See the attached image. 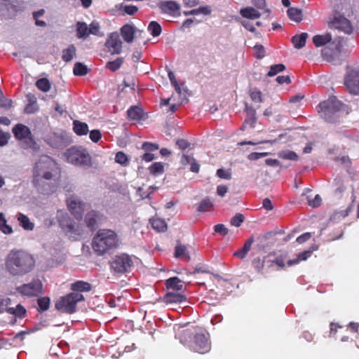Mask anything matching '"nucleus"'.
Returning <instances> with one entry per match:
<instances>
[{
  "label": "nucleus",
  "instance_id": "obj_22",
  "mask_svg": "<svg viewBox=\"0 0 359 359\" xmlns=\"http://www.w3.org/2000/svg\"><path fill=\"white\" fill-rule=\"evenodd\" d=\"M17 219L20 226L25 230L32 231L34 229V224L30 221L29 218L27 215L22 213H18L17 215Z\"/></svg>",
  "mask_w": 359,
  "mask_h": 359
},
{
  "label": "nucleus",
  "instance_id": "obj_53",
  "mask_svg": "<svg viewBox=\"0 0 359 359\" xmlns=\"http://www.w3.org/2000/svg\"><path fill=\"white\" fill-rule=\"evenodd\" d=\"M38 305L40 311H44L48 310L50 306V299L47 297L38 299Z\"/></svg>",
  "mask_w": 359,
  "mask_h": 359
},
{
  "label": "nucleus",
  "instance_id": "obj_44",
  "mask_svg": "<svg viewBox=\"0 0 359 359\" xmlns=\"http://www.w3.org/2000/svg\"><path fill=\"white\" fill-rule=\"evenodd\" d=\"M148 30L154 37H156L161 34L162 29L159 23L151 21L148 26Z\"/></svg>",
  "mask_w": 359,
  "mask_h": 359
},
{
  "label": "nucleus",
  "instance_id": "obj_46",
  "mask_svg": "<svg viewBox=\"0 0 359 359\" xmlns=\"http://www.w3.org/2000/svg\"><path fill=\"white\" fill-rule=\"evenodd\" d=\"M36 87L43 92H48L50 89L51 84L48 79L42 78L36 83Z\"/></svg>",
  "mask_w": 359,
  "mask_h": 359
},
{
  "label": "nucleus",
  "instance_id": "obj_56",
  "mask_svg": "<svg viewBox=\"0 0 359 359\" xmlns=\"http://www.w3.org/2000/svg\"><path fill=\"white\" fill-rule=\"evenodd\" d=\"M244 221V216L241 213H237L235 216L231 219V224L234 226H240L241 224Z\"/></svg>",
  "mask_w": 359,
  "mask_h": 359
},
{
  "label": "nucleus",
  "instance_id": "obj_57",
  "mask_svg": "<svg viewBox=\"0 0 359 359\" xmlns=\"http://www.w3.org/2000/svg\"><path fill=\"white\" fill-rule=\"evenodd\" d=\"M254 49L255 55L258 59H262L264 57L265 50L262 45H255Z\"/></svg>",
  "mask_w": 359,
  "mask_h": 359
},
{
  "label": "nucleus",
  "instance_id": "obj_28",
  "mask_svg": "<svg viewBox=\"0 0 359 359\" xmlns=\"http://www.w3.org/2000/svg\"><path fill=\"white\" fill-rule=\"evenodd\" d=\"M332 38L330 34L327 33L323 35H316L313 37V42L316 46L319 47L330 42Z\"/></svg>",
  "mask_w": 359,
  "mask_h": 359
},
{
  "label": "nucleus",
  "instance_id": "obj_18",
  "mask_svg": "<svg viewBox=\"0 0 359 359\" xmlns=\"http://www.w3.org/2000/svg\"><path fill=\"white\" fill-rule=\"evenodd\" d=\"M180 8L179 4L173 1H161L159 3V8L161 12L171 15H174L180 10Z\"/></svg>",
  "mask_w": 359,
  "mask_h": 359
},
{
  "label": "nucleus",
  "instance_id": "obj_12",
  "mask_svg": "<svg viewBox=\"0 0 359 359\" xmlns=\"http://www.w3.org/2000/svg\"><path fill=\"white\" fill-rule=\"evenodd\" d=\"M105 44L111 54H119L122 50V41L117 32L111 33Z\"/></svg>",
  "mask_w": 359,
  "mask_h": 359
},
{
  "label": "nucleus",
  "instance_id": "obj_35",
  "mask_svg": "<svg viewBox=\"0 0 359 359\" xmlns=\"http://www.w3.org/2000/svg\"><path fill=\"white\" fill-rule=\"evenodd\" d=\"M0 231L7 235H10L13 232V228L7 224V221L3 212L0 213Z\"/></svg>",
  "mask_w": 359,
  "mask_h": 359
},
{
  "label": "nucleus",
  "instance_id": "obj_36",
  "mask_svg": "<svg viewBox=\"0 0 359 359\" xmlns=\"http://www.w3.org/2000/svg\"><path fill=\"white\" fill-rule=\"evenodd\" d=\"M175 255L176 257H182L184 260L189 261L191 257L187 252V248L184 245L178 244L175 248Z\"/></svg>",
  "mask_w": 359,
  "mask_h": 359
},
{
  "label": "nucleus",
  "instance_id": "obj_29",
  "mask_svg": "<svg viewBox=\"0 0 359 359\" xmlns=\"http://www.w3.org/2000/svg\"><path fill=\"white\" fill-rule=\"evenodd\" d=\"M76 49L74 45H69L67 48L62 50V60L66 62H70L76 57Z\"/></svg>",
  "mask_w": 359,
  "mask_h": 359
},
{
  "label": "nucleus",
  "instance_id": "obj_10",
  "mask_svg": "<svg viewBox=\"0 0 359 359\" xmlns=\"http://www.w3.org/2000/svg\"><path fill=\"white\" fill-rule=\"evenodd\" d=\"M132 259L126 254L115 256L111 262V268L118 273L128 271L133 266Z\"/></svg>",
  "mask_w": 359,
  "mask_h": 359
},
{
  "label": "nucleus",
  "instance_id": "obj_37",
  "mask_svg": "<svg viewBox=\"0 0 359 359\" xmlns=\"http://www.w3.org/2000/svg\"><path fill=\"white\" fill-rule=\"evenodd\" d=\"M176 92L179 94L182 99V103L184 100L187 101L188 97L191 95V93L187 86L184 83H182L175 88Z\"/></svg>",
  "mask_w": 359,
  "mask_h": 359
},
{
  "label": "nucleus",
  "instance_id": "obj_21",
  "mask_svg": "<svg viewBox=\"0 0 359 359\" xmlns=\"http://www.w3.org/2000/svg\"><path fill=\"white\" fill-rule=\"evenodd\" d=\"M245 111L248 118L245 120L243 127L249 126L250 128H254L256 122V110L248 104H245Z\"/></svg>",
  "mask_w": 359,
  "mask_h": 359
},
{
  "label": "nucleus",
  "instance_id": "obj_20",
  "mask_svg": "<svg viewBox=\"0 0 359 359\" xmlns=\"http://www.w3.org/2000/svg\"><path fill=\"white\" fill-rule=\"evenodd\" d=\"M240 14L245 18L250 20L258 19L261 16V13L254 7H246L240 10Z\"/></svg>",
  "mask_w": 359,
  "mask_h": 359
},
{
  "label": "nucleus",
  "instance_id": "obj_50",
  "mask_svg": "<svg viewBox=\"0 0 359 359\" xmlns=\"http://www.w3.org/2000/svg\"><path fill=\"white\" fill-rule=\"evenodd\" d=\"M149 170L153 175H160L164 172V165L160 162L154 163L149 167Z\"/></svg>",
  "mask_w": 359,
  "mask_h": 359
},
{
  "label": "nucleus",
  "instance_id": "obj_4",
  "mask_svg": "<svg viewBox=\"0 0 359 359\" xmlns=\"http://www.w3.org/2000/svg\"><path fill=\"white\" fill-rule=\"evenodd\" d=\"M320 116L327 122H334L341 114L346 111V106L336 97H330L327 100L320 103Z\"/></svg>",
  "mask_w": 359,
  "mask_h": 359
},
{
  "label": "nucleus",
  "instance_id": "obj_49",
  "mask_svg": "<svg viewBox=\"0 0 359 359\" xmlns=\"http://www.w3.org/2000/svg\"><path fill=\"white\" fill-rule=\"evenodd\" d=\"M123 62L122 57H118L114 61H109L107 63L106 67L112 72H115L118 69Z\"/></svg>",
  "mask_w": 359,
  "mask_h": 359
},
{
  "label": "nucleus",
  "instance_id": "obj_14",
  "mask_svg": "<svg viewBox=\"0 0 359 359\" xmlns=\"http://www.w3.org/2000/svg\"><path fill=\"white\" fill-rule=\"evenodd\" d=\"M142 149L144 151V153L141 156V159L146 162H150L154 159L155 155L153 154L158 149V145L150 142H144Z\"/></svg>",
  "mask_w": 359,
  "mask_h": 359
},
{
  "label": "nucleus",
  "instance_id": "obj_39",
  "mask_svg": "<svg viewBox=\"0 0 359 359\" xmlns=\"http://www.w3.org/2000/svg\"><path fill=\"white\" fill-rule=\"evenodd\" d=\"M78 38H85L89 35L88 27L85 22H78L76 24Z\"/></svg>",
  "mask_w": 359,
  "mask_h": 359
},
{
  "label": "nucleus",
  "instance_id": "obj_6",
  "mask_svg": "<svg viewBox=\"0 0 359 359\" xmlns=\"http://www.w3.org/2000/svg\"><path fill=\"white\" fill-rule=\"evenodd\" d=\"M83 300L84 297L81 293L72 292L58 299L55 308L64 313H73L76 310V304Z\"/></svg>",
  "mask_w": 359,
  "mask_h": 359
},
{
  "label": "nucleus",
  "instance_id": "obj_31",
  "mask_svg": "<svg viewBox=\"0 0 359 359\" xmlns=\"http://www.w3.org/2000/svg\"><path fill=\"white\" fill-rule=\"evenodd\" d=\"M128 116L131 120H140L143 117V110L138 107H131L127 111Z\"/></svg>",
  "mask_w": 359,
  "mask_h": 359
},
{
  "label": "nucleus",
  "instance_id": "obj_34",
  "mask_svg": "<svg viewBox=\"0 0 359 359\" xmlns=\"http://www.w3.org/2000/svg\"><path fill=\"white\" fill-rule=\"evenodd\" d=\"M71 289L78 292H88L91 289L90 285L84 281H76L71 285Z\"/></svg>",
  "mask_w": 359,
  "mask_h": 359
},
{
  "label": "nucleus",
  "instance_id": "obj_13",
  "mask_svg": "<svg viewBox=\"0 0 359 359\" xmlns=\"http://www.w3.org/2000/svg\"><path fill=\"white\" fill-rule=\"evenodd\" d=\"M332 27L346 34H350L352 32L350 21L343 16L336 17L334 20L332 22Z\"/></svg>",
  "mask_w": 359,
  "mask_h": 359
},
{
  "label": "nucleus",
  "instance_id": "obj_40",
  "mask_svg": "<svg viewBox=\"0 0 359 359\" xmlns=\"http://www.w3.org/2000/svg\"><path fill=\"white\" fill-rule=\"evenodd\" d=\"M249 95L255 103H262L264 101L263 95L261 90L257 88H252L249 90Z\"/></svg>",
  "mask_w": 359,
  "mask_h": 359
},
{
  "label": "nucleus",
  "instance_id": "obj_51",
  "mask_svg": "<svg viewBox=\"0 0 359 359\" xmlns=\"http://www.w3.org/2000/svg\"><path fill=\"white\" fill-rule=\"evenodd\" d=\"M115 161L117 163H119L123 166H126L128 164L129 158L125 153H123L122 151H118L116 154Z\"/></svg>",
  "mask_w": 359,
  "mask_h": 359
},
{
  "label": "nucleus",
  "instance_id": "obj_47",
  "mask_svg": "<svg viewBox=\"0 0 359 359\" xmlns=\"http://www.w3.org/2000/svg\"><path fill=\"white\" fill-rule=\"evenodd\" d=\"M318 249V245L313 244L312 245L309 250L304 251L298 255V258L299 261H305L313 253V252L316 251Z\"/></svg>",
  "mask_w": 359,
  "mask_h": 359
},
{
  "label": "nucleus",
  "instance_id": "obj_7",
  "mask_svg": "<svg viewBox=\"0 0 359 359\" xmlns=\"http://www.w3.org/2000/svg\"><path fill=\"white\" fill-rule=\"evenodd\" d=\"M192 349L199 353H205L210 350L209 334L205 330H197L193 339Z\"/></svg>",
  "mask_w": 359,
  "mask_h": 359
},
{
  "label": "nucleus",
  "instance_id": "obj_26",
  "mask_svg": "<svg viewBox=\"0 0 359 359\" xmlns=\"http://www.w3.org/2000/svg\"><path fill=\"white\" fill-rule=\"evenodd\" d=\"M211 8L209 6H203L199 8L192 9L187 11H184L183 13L185 16L189 15H208L211 13Z\"/></svg>",
  "mask_w": 359,
  "mask_h": 359
},
{
  "label": "nucleus",
  "instance_id": "obj_32",
  "mask_svg": "<svg viewBox=\"0 0 359 359\" xmlns=\"http://www.w3.org/2000/svg\"><path fill=\"white\" fill-rule=\"evenodd\" d=\"M167 287L176 291H180L183 288L182 280L177 277H172L166 280Z\"/></svg>",
  "mask_w": 359,
  "mask_h": 359
},
{
  "label": "nucleus",
  "instance_id": "obj_59",
  "mask_svg": "<svg viewBox=\"0 0 359 359\" xmlns=\"http://www.w3.org/2000/svg\"><path fill=\"white\" fill-rule=\"evenodd\" d=\"M89 34H95L97 35L99 33L100 31V25L97 22L93 21L90 23L89 27Z\"/></svg>",
  "mask_w": 359,
  "mask_h": 359
},
{
  "label": "nucleus",
  "instance_id": "obj_8",
  "mask_svg": "<svg viewBox=\"0 0 359 359\" xmlns=\"http://www.w3.org/2000/svg\"><path fill=\"white\" fill-rule=\"evenodd\" d=\"M344 84L350 93L359 95V67L351 68L347 71Z\"/></svg>",
  "mask_w": 359,
  "mask_h": 359
},
{
  "label": "nucleus",
  "instance_id": "obj_54",
  "mask_svg": "<svg viewBox=\"0 0 359 359\" xmlns=\"http://www.w3.org/2000/svg\"><path fill=\"white\" fill-rule=\"evenodd\" d=\"M217 176L221 179L229 180L231 179V173L229 170L222 168L218 169L216 173Z\"/></svg>",
  "mask_w": 359,
  "mask_h": 359
},
{
  "label": "nucleus",
  "instance_id": "obj_64",
  "mask_svg": "<svg viewBox=\"0 0 359 359\" xmlns=\"http://www.w3.org/2000/svg\"><path fill=\"white\" fill-rule=\"evenodd\" d=\"M12 100L5 97L0 99V107L5 109H10L12 107Z\"/></svg>",
  "mask_w": 359,
  "mask_h": 359
},
{
  "label": "nucleus",
  "instance_id": "obj_30",
  "mask_svg": "<svg viewBox=\"0 0 359 359\" xmlns=\"http://www.w3.org/2000/svg\"><path fill=\"white\" fill-rule=\"evenodd\" d=\"M287 15L291 20L299 22L302 20V11L299 8L292 7L287 11Z\"/></svg>",
  "mask_w": 359,
  "mask_h": 359
},
{
  "label": "nucleus",
  "instance_id": "obj_9",
  "mask_svg": "<svg viewBox=\"0 0 359 359\" xmlns=\"http://www.w3.org/2000/svg\"><path fill=\"white\" fill-rule=\"evenodd\" d=\"M17 290L23 296L36 297L42 294L43 284L39 279H34L32 282L18 287Z\"/></svg>",
  "mask_w": 359,
  "mask_h": 359
},
{
  "label": "nucleus",
  "instance_id": "obj_11",
  "mask_svg": "<svg viewBox=\"0 0 359 359\" xmlns=\"http://www.w3.org/2000/svg\"><path fill=\"white\" fill-rule=\"evenodd\" d=\"M57 219L61 227L67 233H74L76 235L80 233L76 224L72 221L66 213L58 211L57 213Z\"/></svg>",
  "mask_w": 359,
  "mask_h": 359
},
{
  "label": "nucleus",
  "instance_id": "obj_52",
  "mask_svg": "<svg viewBox=\"0 0 359 359\" xmlns=\"http://www.w3.org/2000/svg\"><path fill=\"white\" fill-rule=\"evenodd\" d=\"M285 69V67L283 64H278L271 66L270 70L267 75L269 76H273L279 72H283Z\"/></svg>",
  "mask_w": 359,
  "mask_h": 359
},
{
  "label": "nucleus",
  "instance_id": "obj_42",
  "mask_svg": "<svg viewBox=\"0 0 359 359\" xmlns=\"http://www.w3.org/2000/svg\"><path fill=\"white\" fill-rule=\"evenodd\" d=\"M97 214L95 211L89 212L85 217V221L89 228H94L97 223Z\"/></svg>",
  "mask_w": 359,
  "mask_h": 359
},
{
  "label": "nucleus",
  "instance_id": "obj_15",
  "mask_svg": "<svg viewBox=\"0 0 359 359\" xmlns=\"http://www.w3.org/2000/svg\"><path fill=\"white\" fill-rule=\"evenodd\" d=\"M198 330L192 327L187 328L185 330H179L177 332L176 336L180 338V342L184 345H188L195 336L196 332Z\"/></svg>",
  "mask_w": 359,
  "mask_h": 359
},
{
  "label": "nucleus",
  "instance_id": "obj_17",
  "mask_svg": "<svg viewBox=\"0 0 359 359\" xmlns=\"http://www.w3.org/2000/svg\"><path fill=\"white\" fill-rule=\"evenodd\" d=\"M186 297L180 292H168L163 297V302L170 306L186 302Z\"/></svg>",
  "mask_w": 359,
  "mask_h": 359
},
{
  "label": "nucleus",
  "instance_id": "obj_33",
  "mask_svg": "<svg viewBox=\"0 0 359 359\" xmlns=\"http://www.w3.org/2000/svg\"><path fill=\"white\" fill-rule=\"evenodd\" d=\"M309 192H311L310 189H305L304 193L302 194V196H306V199L308 202L309 205L312 208H317L320 206L322 202V198L320 196L316 194L313 199H311L309 196H306V194Z\"/></svg>",
  "mask_w": 359,
  "mask_h": 359
},
{
  "label": "nucleus",
  "instance_id": "obj_62",
  "mask_svg": "<svg viewBox=\"0 0 359 359\" xmlns=\"http://www.w3.org/2000/svg\"><path fill=\"white\" fill-rule=\"evenodd\" d=\"M123 10L128 15H133L138 11V8L133 5H126L123 7Z\"/></svg>",
  "mask_w": 359,
  "mask_h": 359
},
{
  "label": "nucleus",
  "instance_id": "obj_41",
  "mask_svg": "<svg viewBox=\"0 0 359 359\" xmlns=\"http://www.w3.org/2000/svg\"><path fill=\"white\" fill-rule=\"evenodd\" d=\"M73 72L76 76H84L88 74V68L81 62H76L73 69Z\"/></svg>",
  "mask_w": 359,
  "mask_h": 359
},
{
  "label": "nucleus",
  "instance_id": "obj_45",
  "mask_svg": "<svg viewBox=\"0 0 359 359\" xmlns=\"http://www.w3.org/2000/svg\"><path fill=\"white\" fill-rule=\"evenodd\" d=\"M8 313L18 318H22L26 313V310L21 304H18L15 308L11 307L8 309Z\"/></svg>",
  "mask_w": 359,
  "mask_h": 359
},
{
  "label": "nucleus",
  "instance_id": "obj_58",
  "mask_svg": "<svg viewBox=\"0 0 359 359\" xmlns=\"http://www.w3.org/2000/svg\"><path fill=\"white\" fill-rule=\"evenodd\" d=\"M210 206H212V203L208 199H205L200 203L197 208V210L199 212H204Z\"/></svg>",
  "mask_w": 359,
  "mask_h": 359
},
{
  "label": "nucleus",
  "instance_id": "obj_55",
  "mask_svg": "<svg viewBox=\"0 0 359 359\" xmlns=\"http://www.w3.org/2000/svg\"><path fill=\"white\" fill-rule=\"evenodd\" d=\"M11 299L9 298L1 299L0 298V313L6 311L8 313V309L11 308Z\"/></svg>",
  "mask_w": 359,
  "mask_h": 359
},
{
  "label": "nucleus",
  "instance_id": "obj_19",
  "mask_svg": "<svg viewBox=\"0 0 359 359\" xmlns=\"http://www.w3.org/2000/svg\"><path fill=\"white\" fill-rule=\"evenodd\" d=\"M135 32V27L128 24L123 25L121 29V36L124 41L127 43H132L133 41Z\"/></svg>",
  "mask_w": 359,
  "mask_h": 359
},
{
  "label": "nucleus",
  "instance_id": "obj_16",
  "mask_svg": "<svg viewBox=\"0 0 359 359\" xmlns=\"http://www.w3.org/2000/svg\"><path fill=\"white\" fill-rule=\"evenodd\" d=\"M67 203L68 208L72 214L77 217L81 216L83 210V205L77 198L74 196L69 197L67 199Z\"/></svg>",
  "mask_w": 359,
  "mask_h": 359
},
{
  "label": "nucleus",
  "instance_id": "obj_5",
  "mask_svg": "<svg viewBox=\"0 0 359 359\" xmlns=\"http://www.w3.org/2000/svg\"><path fill=\"white\" fill-rule=\"evenodd\" d=\"M67 161L75 165L90 167L92 158L87 150L83 147H72L64 154Z\"/></svg>",
  "mask_w": 359,
  "mask_h": 359
},
{
  "label": "nucleus",
  "instance_id": "obj_1",
  "mask_svg": "<svg viewBox=\"0 0 359 359\" xmlns=\"http://www.w3.org/2000/svg\"><path fill=\"white\" fill-rule=\"evenodd\" d=\"M60 174L57 163L48 156H43L35 163L32 171V184L40 192L48 191V181L55 180Z\"/></svg>",
  "mask_w": 359,
  "mask_h": 359
},
{
  "label": "nucleus",
  "instance_id": "obj_48",
  "mask_svg": "<svg viewBox=\"0 0 359 359\" xmlns=\"http://www.w3.org/2000/svg\"><path fill=\"white\" fill-rule=\"evenodd\" d=\"M14 6L15 5L13 0H0V14L4 15Z\"/></svg>",
  "mask_w": 359,
  "mask_h": 359
},
{
  "label": "nucleus",
  "instance_id": "obj_23",
  "mask_svg": "<svg viewBox=\"0 0 359 359\" xmlns=\"http://www.w3.org/2000/svg\"><path fill=\"white\" fill-rule=\"evenodd\" d=\"M13 133L18 140L26 138L30 133L29 128L22 124L16 125L13 129Z\"/></svg>",
  "mask_w": 359,
  "mask_h": 359
},
{
  "label": "nucleus",
  "instance_id": "obj_25",
  "mask_svg": "<svg viewBox=\"0 0 359 359\" xmlns=\"http://www.w3.org/2000/svg\"><path fill=\"white\" fill-rule=\"evenodd\" d=\"M253 243H254V238H253V237H250L249 239H248L245 241L243 247L241 249H240L239 250L234 252L233 255L239 257L241 259H243L246 257V255L249 252V251L250 250Z\"/></svg>",
  "mask_w": 359,
  "mask_h": 359
},
{
  "label": "nucleus",
  "instance_id": "obj_60",
  "mask_svg": "<svg viewBox=\"0 0 359 359\" xmlns=\"http://www.w3.org/2000/svg\"><path fill=\"white\" fill-rule=\"evenodd\" d=\"M11 135L8 133H4L0 130V146L3 147L6 145Z\"/></svg>",
  "mask_w": 359,
  "mask_h": 359
},
{
  "label": "nucleus",
  "instance_id": "obj_2",
  "mask_svg": "<svg viewBox=\"0 0 359 359\" xmlns=\"http://www.w3.org/2000/svg\"><path fill=\"white\" fill-rule=\"evenodd\" d=\"M35 260L27 252L11 251L6 262V270L13 276H23L30 272L34 267Z\"/></svg>",
  "mask_w": 359,
  "mask_h": 359
},
{
  "label": "nucleus",
  "instance_id": "obj_61",
  "mask_svg": "<svg viewBox=\"0 0 359 359\" xmlns=\"http://www.w3.org/2000/svg\"><path fill=\"white\" fill-rule=\"evenodd\" d=\"M215 231L223 236H225L228 233V229L224 224H219L215 226L214 227Z\"/></svg>",
  "mask_w": 359,
  "mask_h": 359
},
{
  "label": "nucleus",
  "instance_id": "obj_38",
  "mask_svg": "<svg viewBox=\"0 0 359 359\" xmlns=\"http://www.w3.org/2000/svg\"><path fill=\"white\" fill-rule=\"evenodd\" d=\"M150 222L152 227L157 231L163 232L167 229V224L163 219H151Z\"/></svg>",
  "mask_w": 359,
  "mask_h": 359
},
{
  "label": "nucleus",
  "instance_id": "obj_27",
  "mask_svg": "<svg viewBox=\"0 0 359 359\" xmlns=\"http://www.w3.org/2000/svg\"><path fill=\"white\" fill-rule=\"evenodd\" d=\"M73 130L76 135L80 136L87 135L89 131L88 126L86 123L77 120L73 122Z\"/></svg>",
  "mask_w": 359,
  "mask_h": 359
},
{
  "label": "nucleus",
  "instance_id": "obj_24",
  "mask_svg": "<svg viewBox=\"0 0 359 359\" xmlns=\"http://www.w3.org/2000/svg\"><path fill=\"white\" fill-rule=\"evenodd\" d=\"M308 36L309 35L306 32L292 36L291 41L294 47L297 49L302 48L306 44Z\"/></svg>",
  "mask_w": 359,
  "mask_h": 359
},
{
  "label": "nucleus",
  "instance_id": "obj_43",
  "mask_svg": "<svg viewBox=\"0 0 359 359\" xmlns=\"http://www.w3.org/2000/svg\"><path fill=\"white\" fill-rule=\"evenodd\" d=\"M278 156L286 160L297 161L299 159L298 155L294 151L290 150L281 151L278 154Z\"/></svg>",
  "mask_w": 359,
  "mask_h": 359
},
{
  "label": "nucleus",
  "instance_id": "obj_63",
  "mask_svg": "<svg viewBox=\"0 0 359 359\" xmlns=\"http://www.w3.org/2000/svg\"><path fill=\"white\" fill-rule=\"evenodd\" d=\"M101 136V133L99 130H93L90 133V138L94 142H98Z\"/></svg>",
  "mask_w": 359,
  "mask_h": 359
},
{
  "label": "nucleus",
  "instance_id": "obj_3",
  "mask_svg": "<svg viewBox=\"0 0 359 359\" xmlns=\"http://www.w3.org/2000/svg\"><path fill=\"white\" fill-rule=\"evenodd\" d=\"M121 243L117 233L111 229L99 230L93 240V249L97 255L116 249Z\"/></svg>",
  "mask_w": 359,
  "mask_h": 359
}]
</instances>
